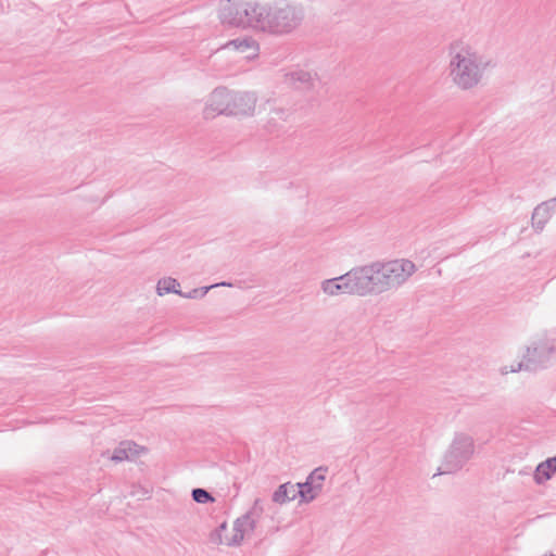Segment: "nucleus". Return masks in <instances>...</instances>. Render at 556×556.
Masks as SVG:
<instances>
[{
    "instance_id": "f257e3e1",
    "label": "nucleus",
    "mask_w": 556,
    "mask_h": 556,
    "mask_svg": "<svg viewBox=\"0 0 556 556\" xmlns=\"http://www.w3.org/2000/svg\"><path fill=\"white\" fill-rule=\"evenodd\" d=\"M495 67L491 56L463 41L448 47L447 74L460 91H471L482 85L489 71Z\"/></svg>"
},
{
    "instance_id": "f03ea898",
    "label": "nucleus",
    "mask_w": 556,
    "mask_h": 556,
    "mask_svg": "<svg viewBox=\"0 0 556 556\" xmlns=\"http://www.w3.org/2000/svg\"><path fill=\"white\" fill-rule=\"evenodd\" d=\"M305 10L300 3L277 0L266 3L263 33L285 36L295 31L304 22Z\"/></svg>"
},
{
    "instance_id": "7ed1b4c3",
    "label": "nucleus",
    "mask_w": 556,
    "mask_h": 556,
    "mask_svg": "<svg viewBox=\"0 0 556 556\" xmlns=\"http://www.w3.org/2000/svg\"><path fill=\"white\" fill-rule=\"evenodd\" d=\"M556 361V340L546 333L533 338L527 346L522 361L510 366V372L545 369Z\"/></svg>"
},
{
    "instance_id": "20e7f679",
    "label": "nucleus",
    "mask_w": 556,
    "mask_h": 556,
    "mask_svg": "<svg viewBox=\"0 0 556 556\" xmlns=\"http://www.w3.org/2000/svg\"><path fill=\"white\" fill-rule=\"evenodd\" d=\"M473 452L472 437L466 433H456L444 455L440 473H453L460 470L472 457Z\"/></svg>"
},
{
    "instance_id": "39448f33",
    "label": "nucleus",
    "mask_w": 556,
    "mask_h": 556,
    "mask_svg": "<svg viewBox=\"0 0 556 556\" xmlns=\"http://www.w3.org/2000/svg\"><path fill=\"white\" fill-rule=\"evenodd\" d=\"M379 267L384 292L397 290L417 270L416 265L407 258L379 261Z\"/></svg>"
},
{
    "instance_id": "423d86ee",
    "label": "nucleus",
    "mask_w": 556,
    "mask_h": 556,
    "mask_svg": "<svg viewBox=\"0 0 556 556\" xmlns=\"http://www.w3.org/2000/svg\"><path fill=\"white\" fill-rule=\"evenodd\" d=\"M358 296L379 295L384 293V285L380 275L379 261L352 268Z\"/></svg>"
},
{
    "instance_id": "0eeeda50",
    "label": "nucleus",
    "mask_w": 556,
    "mask_h": 556,
    "mask_svg": "<svg viewBox=\"0 0 556 556\" xmlns=\"http://www.w3.org/2000/svg\"><path fill=\"white\" fill-rule=\"evenodd\" d=\"M230 90L226 87L215 88L205 102L203 116L206 119L214 118L218 115L230 116Z\"/></svg>"
},
{
    "instance_id": "6e6552de",
    "label": "nucleus",
    "mask_w": 556,
    "mask_h": 556,
    "mask_svg": "<svg viewBox=\"0 0 556 556\" xmlns=\"http://www.w3.org/2000/svg\"><path fill=\"white\" fill-rule=\"evenodd\" d=\"M327 467L315 468L304 482L296 483L301 503L313 502L321 492L326 479Z\"/></svg>"
},
{
    "instance_id": "1a4fd4ad",
    "label": "nucleus",
    "mask_w": 556,
    "mask_h": 556,
    "mask_svg": "<svg viewBox=\"0 0 556 556\" xmlns=\"http://www.w3.org/2000/svg\"><path fill=\"white\" fill-rule=\"evenodd\" d=\"M320 288L325 294L330 296L340 294L358 296V288L356 287L352 269L339 277L324 280Z\"/></svg>"
},
{
    "instance_id": "9d476101",
    "label": "nucleus",
    "mask_w": 556,
    "mask_h": 556,
    "mask_svg": "<svg viewBox=\"0 0 556 556\" xmlns=\"http://www.w3.org/2000/svg\"><path fill=\"white\" fill-rule=\"evenodd\" d=\"M230 116H249L255 111L257 98L254 92L230 90Z\"/></svg>"
},
{
    "instance_id": "9b49d317",
    "label": "nucleus",
    "mask_w": 556,
    "mask_h": 556,
    "mask_svg": "<svg viewBox=\"0 0 556 556\" xmlns=\"http://www.w3.org/2000/svg\"><path fill=\"white\" fill-rule=\"evenodd\" d=\"M243 13L245 14L243 1L230 2V0H227V3L219 11V18L225 25L245 28L247 24Z\"/></svg>"
},
{
    "instance_id": "f8f14e48",
    "label": "nucleus",
    "mask_w": 556,
    "mask_h": 556,
    "mask_svg": "<svg viewBox=\"0 0 556 556\" xmlns=\"http://www.w3.org/2000/svg\"><path fill=\"white\" fill-rule=\"evenodd\" d=\"M256 527V519L251 514L245 513L241 517L237 518L233 522V534L226 536V545L239 546L244 539V535L249 532L254 531Z\"/></svg>"
},
{
    "instance_id": "ddd939ff",
    "label": "nucleus",
    "mask_w": 556,
    "mask_h": 556,
    "mask_svg": "<svg viewBox=\"0 0 556 556\" xmlns=\"http://www.w3.org/2000/svg\"><path fill=\"white\" fill-rule=\"evenodd\" d=\"M266 3H258L252 1H243V13L247 27L263 31V22L265 21Z\"/></svg>"
},
{
    "instance_id": "4468645a",
    "label": "nucleus",
    "mask_w": 556,
    "mask_h": 556,
    "mask_svg": "<svg viewBox=\"0 0 556 556\" xmlns=\"http://www.w3.org/2000/svg\"><path fill=\"white\" fill-rule=\"evenodd\" d=\"M287 77L294 88L304 91L315 90L320 85V80L316 75L303 70L293 71Z\"/></svg>"
},
{
    "instance_id": "2eb2a0df",
    "label": "nucleus",
    "mask_w": 556,
    "mask_h": 556,
    "mask_svg": "<svg viewBox=\"0 0 556 556\" xmlns=\"http://www.w3.org/2000/svg\"><path fill=\"white\" fill-rule=\"evenodd\" d=\"M555 210L556 208L553 206V201L548 200L540 203L534 208L531 217V224L536 232H541L544 229L545 225L551 219Z\"/></svg>"
},
{
    "instance_id": "dca6fc26",
    "label": "nucleus",
    "mask_w": 556,
    "mask_h": 556,
    "mask_svg": "<svg viewBox=\"0 0 556 556\" xmlns=\"http://www.w3.org/2000/svg\"><path fill=\"white\" fill-rule=\"evenodd\" d=\"M224 49H232L245 54V58L250 59L257 54L258 43L251 37H241L228 41Z\"/></svg>"
},
{
    "instance_id": "f3484780",
    "label": "nucleus",
    "mask_w": 556,
    "mask_h": 556,
    "mask_svg": "<svg viewBox=\"0 0 556 556\" xmlns=\"http://www.w3.org/2000/svg\"><path fill=\"white\" fill-rule=\"evenodd\" d=\"M298 485L291 482L282 483L278 486V489L273 493L271 501L276 504L283 505L291 501H294L296 497H300L298 494Z\"/></svg>"
},
{
    "instance_id": "a211bd4d",
    "label": "nucleus",
    "mask_w": 556,
    "mask_h": 556,
    "mask_svg": "<svg viewBox=\"0 0 556 556\" xmlns=\"http://www.w3.org/2000/svg\"><path fill=\"white\" fill-rule=\"evenodd\" d=\"M556 471V456L549 457L538 465L534 473V480L538 484H542L549 480Z\"/></svg>"
},
{
    "instance_id": "6ab92c4d",
    "label": "nucleus",
    "mask_w": 556,
    "mask_h": 556,
    "mask_svg": "<svg viewBox=\"0 0 556 556\" xmlns=\"http://www.w3.org/2000/svg\"><path fill=\"white\" fill-rule=\"evenodd\" d=\"M138 445L132 442H122L117 448L113 452L112 460L114 462H123L128 459L130 456L137 455Z\"/></svg>"
},
{
    "instance_id": "aec40b11",
    "label": "nucleus",
    "mask_w": 556,
    "mask_h": 556,
    "mask_svg": "<svg viewBox=\"0 0 556 556\" xmlns=\"http://www.w3.org/2000/svg\"><path fill=\"white\" fill-rule=\"evenodd\" d=\"M179 282L172 277H165L159 280L156 286V292L160 296H163L167 293H175L180 295L181 291L178 289Z\"/></svg>"
},
{
    "instance_id": "412c9836",
    "label": "nucleus",
    "mask_w": 556,
    "mask_h": 556,
    "mask_svg": "<svg viewBox=\"0 0 556 556\" xmlns=\"http://www.w3.org/2000/svg\"><path fill=\"white\" fill-rule=\"evenodd\" d=\"M232 287V285L230 282H226V281H223L220 283H214L212 286H207V287H202V288H195V289H192L191 291L185 293L181 291V294L180 296L185 298V299H199V298H203L206 295V293L213 289V288H216V287Z\"/></svg>"
},
{
    "instance_id": "4be33fe9",
    "label": "nucleus",
    "mask_w": 556,
    "mask_h": 556,
    "mask_svg": "<svg viewBox=\"0 0 556 556\" xmlns=\"http://www.w3.org/2000/svg\"><path fill=\"white\" fill-rule=\"evenodd\" d=\"M191 496L192 500L199 504H205L215 501L210 492L201 488L193 489L191 492Z\"/></svg>"
},
{
    "instance_id": "5701e85b",
    "label": "nucleus",
    "mask_w": 556,
    "mask_h": 556,
    "mask_svg": "<svg viewBox=\"0 0 556 556\" xmlns=\"http://www.w3.org/2000/svg\"><path fill=\"white\" fill-rule=\"evenodd\" d=\"M263 511H264L263 503L260 498H256L253 503L252 508L248 511V514H251L252 517L257 519L263 514Z\"/></svg>"
},
{
    "instance_id": "b1692460",
    "label": "nucleus",
    "mask_w": 556,
    "mask_h": 556,
    "mask_svg": "<svg viewBox=\"0 0 556 556\" xmlns=\"http://www.w3.org/2000/svg\"><path fill=\"white\" fill-rule=\"evenodd\" d=\"M210 541L214 544H226V538L224 539L223 538V533H220V530H214L211 534H210Z\"/></svg>"
},
{
    "instance_id": "393cba45",
    "label": "nucleus",
    "mask_w": 556,
    "mask_h": 556,
    "mask_svg": "<svg viewBox=\"0 0 556 556\" xmlns=\"http://www.w3.org/2000/svg\"><path fill=\"white\" fill-rule=\"evenodd\" d=\"M216 530H220V533H224L227 530V522H223Z\"/></svg>"
},
{
    "instance_id": "a878e982",
    "label": "nucleus",
    "mask_w": 556,
    "mask_h": 556,
    "mask_svg": "<svg viewBox=\"0 0 556 556\" xmlns=\"http://www.w3.org/2000/svg\"><path fill=\"white\" fill-rule=\"evenodd\" d=\"M142 495H143L144 497H149V496H150V491H149V490H147V489H142Z\"/></svg>"
},
{
    "instance_id": "bb28decb",
    "label": "nucleus",
    "mask_w": 556,
    "mask_h": 556,
    "mask_svg": "<svg viewBox=\"0 0 556 556\" xmlns=\"http://www.w3.org/2000/svg\"><path fill=\"white\" fill-rule=\"evenodd\" d=\"M549 201H553V206L556 208V197L551 199Z\"/></svg>"
},
{
    "instance_id": "cd10ccee",
    "label": "nucleus",
    "mask_w": 556,
    "mask_h": 556,
    "mask_svg": "<svg viewBox=\"0 0 556 556\" xmlns=\"http://www.w3.org/2000/svg\"><path fill=\"white\" fill-rule=\"evenodd\" d=\"M544 556H556V554L549 553L548 555H544Z\"/></svg>"
}]
</instances>
